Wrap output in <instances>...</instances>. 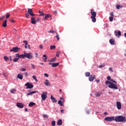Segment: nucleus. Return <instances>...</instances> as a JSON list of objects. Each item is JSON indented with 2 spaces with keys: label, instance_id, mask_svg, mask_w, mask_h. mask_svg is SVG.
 <instances>
[{
  "label": "nucleus",
  "instance_id": "f257e3e1",
  "mask_svg": "<svg viewBox=\"0 0 126 126\" xmlns=\"http://www.w3.org/2000/svg\"><path fill=\"white\" fill-rule=\"evenodd\" d=\"M114 121L117 123H126V118L123 116H116L114 118Z\"/></svg>",
  "mask_w": 126,
  "mask_h": 126
},
{
  "label": "nucleus",
  "instance_id": "f03ea898",
  "mask_svg": "<svg viewBox=\"0 0 126 126\" xmlns=\"http://www.w3.org/2000/svg\"><path fill=\"white\" fill-rule=\"evenodd\" d=\"M91 14L92 15L91 18L92 20V22H96V16L97 15V13H96V12H95L93 9L91 10Z\"/></svg>",
  "mask_w": 126,
  "mask_h": 126
},
{
  "label": "nucleus",
  "instance_id": "7ed1b4c3",
  "mask_svg": "<svg viewBox=\"0 0 126 126\" xmlns=\"http://www.w3.org/2000/svg\"><path fill=\"white\" fill-rule=\"evenodd\" d=\"M25 86H27L26 89H31L34 87V85L32 83L28 82L25 84Z\"/></svg>",
  "mask_w": 126,
  "mask_h": 126
},
{
  "label": "nucleus",
  "instance_id": "20e7f679",
  "mask_svg": "<svg viewBox=\"0 0 126 126\" xmlns=\"http://www.w3.org/2000/svg\"><path fill=\"white\" fill-rule=\"evenodd\" d=\"M109 88H111V89H118V86L112 82L111 83V84L108 86Z\"/></svg>",
  "mask_w": 126,
  "mask_h": 126
},
{
  "label": "nucleus",
  "instance_id": "39448f33",
  "mask_svg": "<svg viewBox=\"0 0 126 126\" xmlns=\"http://www.w3.org/2000/svg\"><path fill=\"white\" fill-rule=\"evenodd\" d=\"M25 58H27V59H28L29 60H31V59H33V54L31 53H25Z\"/></svg>",
  "mask_w": 126,
  "mask_h": 126
},
{
  "label": "nucleus",
  "instance_id": "423d86ee",
  "mask_svg": "<svg viewBox=\"0 0 126 126\" xmlns=\"http://www.w3.org/2000/svg\"><path fill=\"white\" fill-rule=\"evenodd\" d=\"M20 51V48L19 47H13L10 50V52H13L14 53H18Z\"/></svg>",
  "mask_w": 126,
  "mask_h": 126
},
{
  "label": "nucleus",
  "instance_id": "0eeeda50",
  "mask_svg": "<svg viewBox=\"0 0 126 126\" xmlns=\"http://www.w3.org/2000/svg\"><path fill=\"white\" fill-rule=\"evenodd\" d=\"M48 94L46 92H43L41 94V98L42 101H45L47 99V94Z\"/></svg>",
  "mask_w": 126,
  "mask_h": 126
},
{
  "label": "nucleus",
  "instance_id": "6e6552de",
  "mask_svg": "<svg viewBox=\"0 0 126 126\" xmlns=\"http://www.w3.org/2000/svg\"><path fill=\"white\" fill-rule=\"evenodd\" d=\"M115 117H107L104 118V121H106V122H112L113 121H114Z\"/></svg>",
  "mask_w": 126,
  "mask_h": 126
},
{
  "label": "nucleus",
  "instance_id": "1a4fd4ad",
  "mask_svg": "<svg viewBox=\"0 0 126 126\" xmlns=\"http://www.w3.org/2000/svg\"><path fill=\"white\" fill-rule=\"evenodd\" d=\"M16 58H19V59H25V53L22 55H19V54L17 53L16 54Z\"/></svg>",
  "mask_w": 126,
  "mask_h": 126
},
{
  "label": "nucleus",
  "instance_id": "9d476101",
  "mask_svg": "<svg viewBox=\"0 0 126 126\" xmlns=\"http://www.w3.org/2000/svg\"><path fill=\"white\" fill-rule=\"evenodd\" d=\"M63 103H64V99L63 97L60 98V100L58 101V104L60 106H63Z\"/></svg>",
  "mask_w": 126,
  "mask_h": 126
},
{
  "label": "nucleus",
  "instance_id": "9b49d317",
  "mask_svg": "<svg viewBox=\"0 0 126 126\" xmlns=\"http://www.w3.org/2000/svg\"><path fill=\"white\" fill-rule=\"evenodd\" d=\"M28 13L32 17L33 16H35V14L33 13V10L32 9L29 8L28 10Z\"/></svg>",
  "mask_w": 126,
  "mask_h": 126
},
{
  "label": "nucleus",
  "instance_id": "f8f14e48",
  "mask_svg": "<svg viewBox=\"0 0 126 126\" xmlns=\"http://www.w3.org/2000/svg\"><path fill=\"white\" fill-rule=\"evenodd\" d=\"M31 23L32 24L35 25L36 23H37V21L36 20V18L34 17V16L31 17Z\"/></svg>",
  "mask_w": 126,
  "mask_h": 126
},
{
  "label": "nucleus",
  "instance_id": "ddd939ff",
  "mask_svg": "<svg viewBox=\"0 0 126 126\" xmlns=\"http://www.w3.org/2000/svg\"><path fill=\"white\" fill-rule=\"evenodd\" d=\"M116 107L118 110H121V109H122V103L119 101H117L116 102Z\"/></svg>",
  "mask_w": 126,
  "mask_h": 126
},
{
  "label": "nucleus",
  "instance_id": "4468645a",
  "mask_svg": "<svg viewBox=\"0 0 126 126\" xmlns=\"http://www.w3.org/2000/svg\"><path fill=\"white\" fill-rule=\"evenodd\" d=\"M49 64H50V65H51L52 67H57V66H58V65H59V64H60V63H49Z\"/></svg>",
  "mask_w": 126,
  "mask_h": 126
},
{
  "label": "nucleus",
  "instance_id": "2eb2a0df",
  "mask_svg": "<svg viewBox=\"0 0 126 126\" xmlns=\"http://www.w3.org/2000/svg\"><path fill=\"white\" fill-rule=\"evenodd\" d=\"M17 107H18V108H21V109H22V108H24V105L21 103L18 102L17 103Z\"/></svg>",
  "mask_w": 126,
  "mask_h": 126
},
{
  "label": "nucleus",
  "instance_id": "dca6fc26",
  "mask_svg": "<svg viewBox=\"0 0 126 126\" xmlns=\"http://www.w3.org/2000/svg\"><path fill=\"white\" fill-rule=\"evenodd\" d=\"M7 20H5L3 22V24L2 25V27H4V28L6 27V26H7Z\"/></svg>",
  "mask_w": 126,
  "mask_h": 126
},
{
  "label": "nucleus",
  "instance_id": "f3484780",
  "mask_svg": "<svg viewBox=\"0 0 126 126\" xmlns=\"http://www.w3.org/2000/svg\"><path fill=\"white\" fill-rule=\"evenodd\" d=\"M95 79V75H91L90 77L89 78V81H93Z\"/></svg>",
  "mask_w": 126,
  "mask_h": 126
},
{
  "label": "nucleus",
  "instance_id": "a211bd4d",
  "mask_svg": "<svg viewBox=\"0 0 126 126\" xmlns=\"http://www.w3.org/2000/svg\"><path fill=\"white\" fill-rule=\"evenodd\" d=\"M51 100H52V102L53 103H57V102H58V101L57 100V99H56V98L55 97H54L53 96V95H51Z\"/></svg>",
  "mask_w": 126,
  "mask_h": 126
},
{
  "label": "nucleus",
  "instance_id": "6ab92c4d",
  "mask_svg": "<svg viewBox=\"0 0 126 126\" xmlns=\"http://www.w3.org/2000/svg\"><path fill=\"white\" fill-rule=\"evenodd\" d=\"M109 43L111 45H115V39L111 38L109 40Z\"/></svg>",
  "mask_w": 126,
  "mask_h": 126
},
{
  "label": "nucleus",
  "instance_id": "aec40b11",
  "mask_svg": "<svg viewBox=\"0 0 126 126\" xmlns=\"http://www.w3.org/2000/svg\"><path fill=\"white\" fill-rule=\"evenodd\" d=\"M44 84H45V85H46V86H51V85H50V82H49L48 79L45 80Z\"/></svg>",
  "mask_w": 126,
  "mask_h": 126
},
{
  "label": "nucleus",
  "instance_id": "412c9836",
  "mask_svg": "<svg viewBox=\"0 0 126 126\" xmlns=\"http://www.w3.org/2000/svg\"><path fill=\"white\" fill-rule=\"evenodd\" d=\"M58 126H62L63 125V121L61 119L58 120L57 122Z\"/></svg>",
  "mask_w": 126,
  "mask_h": 126
},
{
  "label": "nucleus",
  "instance_id": "4be33fe9",
  "mask_svg": "<svg viewBox=\"0 0 126 126\" xmlns=\"http://www.w3.org/2000/svg\"><path fill=\"white\" fill-rule=\"evenodd\" d=\"M49 17H51V15H50L49 14H46L44 17V20H48V18H49Z\"/></svg>",
  "mask_w": 126,
  "mask_h": 126
},
{
  "label": "nucleus",
  "instance_id": "5701e85b",
  "mask_svg": "<svg viewBox=\"0 0 126 126\" xmlns=\"http://www.w3.org/2000/svg\"><path fill=\"white\" fill-rule=\"evenodd\" d=\"M35 105H36V103H35V102H31L29 104V107H33V106H35Z\"/></svg>",
  "mask_w": 126,
  "mask_h": 126
},
{
  "label": "nucleus",
  "instance_id": "b1692460",
  "mask_svg": "<svg viewBox=\"0 0 126 126\" xmlns=\"http://www.w3.org/2000/svg\"><path fill=\"white\" fill-rule=\"evenodd\" d=\"M35 93H37V92L36 91H32V92H30V93H28L27 94V95L29 96L30 95H32V94H35Z\"/></svg>",
  "mask_w": 126,
  "mask_h": 126
},
{
  "label": "nucleus",
  "instance_id": "393cba45",
  "mask_svg": "<svg viewBox=\"0 0 126 126\" xmlns=\"http://www.w3.org/2000/svg\"><path fill=\"white\" fill-rule=\"evenodd\" d=\"M57 60V58L55 57L54 58H52L50 60H49L48 62L49 63H53Z\"/></svg>",
  "mask_w": 126,
  "mask_h": 126
},
{
  "label": "nucleus",
  "instance_id": "a878e982",
  "mask_svg": "<svg viewBox=\"0 0 126 126\" xmlns=\"http://www.w3.org/2000/svg\"><path fill=\"white\" fill-rule=\"evenodd\" d=\"M17 77L19 79H21V80L23 79V76H22V75H21V74H18L17 75Z\"/></svg>",
  "mask_w": 126,
  "mask_h": 126
},
{
  "label": "nucleus",
  "instance_id": "bb28decb",
  "mask_svg": "<svg viewBox=\"0 0 126 126\" xmlns=\"http://www.w3.org/2000/svg\"><path fill=\"white\" fill-rule=\"evenodd\" d=\"M39 15L40 16H45V14L41 11H39Z\"/></svg>",
  "mask_w": 126,
  "mask_h": 126
},
{
  "label": "nucleus",
  "instance_id": "cd10ccee",
  "mask_svg": "<svg viewBox=\"0 0 126 126\" xmlns=\"http://www.w3.org/2000/svg\"><path fill=\"white\" fill-rule=\"evenodd\" d=\"M85 76L87 77H89V76H90V72H87L85 73Z\"/></svg>",
  "mask_w": 126,
  "mask_h": 126
},
{
  "label": "nucleus",
  "instance_id": "c85d7f7f",
  "mask_svg": "<svg viewBox=\"0 0 126 126\" xmlns=\"http://www.w3.org/2000/svg\"><path fill=\"white\" fill-rule=\"evenodd\" d=\"M15 92H16V90L14 89L10 90V93H12V94H14Z\"/></svg>",
  "mask_w": 126,
  "mask_h": 126
},
{
  "label": "nucleus",
  "instance_id": "c756f323",
  "mask_svg": "<svg viewBox=\"0 0 126 126\" xmlns=\"http://www.w3.org/2000/svg\"><path fill=\"white\" fill-rule=\"evenodd\" d=\"M56 49V46L55 45H51L50 46V49L51 50H55Z\"/></svg>",
  "mask_w": 126,
  "mask_h": 126
},
{
  "label": "nucleus",
  "instance_id": "7c9ffc66",
  "mask_svg": "<svg viewBox=\"0 0 126 126\" xmlns=\"http://www.w3.org/2000/svg\"><path fill=\"white\" fill-rule=\"evenodd\" d=\"M18 60H19V58L16 57V58L13 59V62L14 63H16L18 61Z\"/></svg>",
  "mask_w": 126,
  "mask_h": 126
},
{
  "label": "nucleus",
  "instance_id": "2f4dec72",
  "mask_svg": "<svg viewBox=\"0 0 126 126\" xmlns=\"http://www.w3.org/2000/svg\"><path fill=\"white\" fill-rule=\"evenodd\" d=\"M4 59L5 60V62H8V60H9L8 57L7 56H4Z\"/></svg>",
  "mask_w": 126,
  "mask_h": 126
},
{
  "label": "nucleus",
  "instance_id": "473e14b6",
  "mask_svg": "<svg viewBox=\"0 0 126 126\" xmlns=\"http://www.w3.org/2000/svg\"><path fill=\"white\" fill-rule=\"evenodd\" d=\"M56 37L57 38V40L60 41V35H59V34L57 33Z\"/></svg>",
  "mask_w": 126,
  "mask_h": 126
},
{
  "label": "nucleus",
  "instance_id": "72a5a7b5",
  "mask_svg": "<svg viewBox=\"0 0 126 126\" xmlns=\"http://www.w3.org/2000/svg\"><path fill=\"white\" fill-rule=\"evenodd\" d=\"M43 57H44V58H45V59L44 60V62H47V59L48 58V57H47V55H43Z\"/></svg>",
  "mask_w": 126,
  "mask_h": 126
},
{
  "label": "nucleus",
  "instance_id": "f704fd0d",
  "mask_svg": "<svg viewBox=\"0 0 126 126\" xmlns=\"http://www.w3.org/2000/svg\"><path fill=\"white\" fill-rule=\"evenodd\" d=\"M48 33H57V31H49L48 32Z\"/></svg>",
  "mask_w": 126,
  "mask_h": 126
},
{
  "label": "nucleus",
  "instance_id": "c9c22d12",
  "mask_svg": "<svg viewBox=\"0 0 126 126\" xmlns=\"http://www.w3.org/2000/svg\"><path fill=\"white\" fill-rule=\"evenodd\" d=\"M111 83H112V82H110L109 81H106L105 82L106 85H108V84H109V85H110V84H111Z\"/></svg>",
  "mask_w": 126,
  "mask_h": 126
},
{
  "label": "nucleus",
  "instance_id": "e433bc0d",
  "mask_svg": "<svg viewBox=\"0 0 126 126\" xmlns=\"http://www.w3.org/2000/svg\"><path fill=\"white\" fill-rule=\"evenodd\" d=\"M56 126V121H52V126Z\"/></svg>",
  "mask_w": 126,
  "mask_h": 126
},
{
  "label": "nucleus",
  "instance_id": "4c0bfd02",
  "mask_svg": "<svg viewBox=\"0 0 126 126\" xmlns=\"http://www.w3.org/2000/svg\"><path fill=\"white\" fill-rule=\"evenodd\" d=\"M9 16H10V15L9 14V13H7L6 14V19H7V18H9Z\"/></svg>",
  "mask_w": 126,
  "mask_h": 126
},
{
  "label": "nucleus",
  "instance_id": "58836bf2",
  "mask_svg": "<svg viewBox=\"0 0 126 126\" xmlns=\"http://www.w3.org/2000/svg\"><path fill=\"white\" fill-rule=\"evenodd\" d=\"M120 7H121V8H122V7H123V6H121L120 5H117L116 6V8H117V9H120Z\"/></svg>",
  "mask_w": 126,
  "mask_h": 126
},
{
  "label": "nucleus",
  "instance_id": "ea45409f",
  "mask_svg": "<svg viewBox=\"0 0 126 126\" xmlns=\"http://www.w3.org/2000/svg\"><path fill=\"white\" fill-rule=\"evenodd\" d=\"M25 15H26V18H29V15H30L29 14V13H26Z\"/></svg>",
  "mask_w": 126,
  "mask_h": 126
},
{
  "label": "nucleus",
  "instance_id": "a19ab883",
  "mask_svg": "<svg viewBox=\"0 0 126 126\" xmlns=\"http://www.w3.org/2000/svg\"><path fill=\"white\" fill-rule=\"evenodd\" d=\"M101 93H97L96 94V97H100V96H101Z\"/></svg>",
  "mask_w": 126,
  "mask_h": 126
},
{
  "label": "nucleus",
  "instance_id": "79ce46f5",
  "mask_svg": "<svg viewBox=\"0 0 126 126\" xmlns=\"http://www.w3.org/2000/svg\"><path fill=\"white\" fill-rule=\"evenodd\" d=\"M4 17H5V16H3L0 17V21H1L2 20H3V19H4Z\"/></svg>",
  "mask_w": 126,
  "mask_h": 126
},
{
  "label": "nucleus",
  "instance_id": "37998d69",
  "mask_svg": "<svg viewBox=\"0 0 126 126\" xmlns=\"http://www.w3.org/2000/svg\"><path fill=\"white\" fill-rule=\"evenodd\" d=\"M113 19H114V17H110L109 18V21H110V22H112V21H113Z\"/></svg>",
  "mask_w": 126,
  "mask_h": 126
},
{
  "label": "nucleus",
  "instance_id": "c03bdc74",
  "mask_svg": "<svg viewBox=\"0 0 126 126\" xmlns=\"http://www.w3.org/2000/svg\"><path fill=\"white\" fill-rule=\"evenodd\" d=\"M43 118H45V119H48V115H46V114H44L43 115Z\"/></svg>",
  "mask_w": 126,
  "mask_h": 126
},
{
  "label": "nucleus",
  "instance_id": "a18cd8bd",
  "mask_svg": "<svg viewBox=\"0 0 126 126\" xmlns=\"http://www.w3.org/2000/svg\"><path fill=\"white\" fill-rule=\"evenodd\" d=\"M104 66H105V64H102V65H100L99 66V68H102V67H104Z\"/></svg>",
  "mask_w": 126,
  "mask_h": 126
},
{
  "label": "nucleus",
  "instance_id": "49530a36",
  "mask_svg": "<svg viewBox=\"0 0 126 126\" xmlns=\"http://www.w3.org/2000/svg\"><path fill=\"white\" fill-rule=\"evenodd\" d=\"M32 65V68L33 69H35V65L33 64H31Z\"/></svg>",
  "mask_w": 126,
  "mask_h": 126
},
{
  "label": "nucleus",
  "instance_id": "de8ad7c7",
  "mask_svg": "<svg viewBox=\"0 0 126 126\" xmlns=\"http://www.w3.org/2000/svg\"><path fill=\"white\" fill-rule=\"evenodd\" d=\"M23 43H24L25 45H28V42H27L26 40H24Z\"/></svg>",
  "mask_w": 126,
  "mask_h": 126
},
{
  "label": "nucleus",
  "instance_id": "09e8293b",
  "mask_svg": "<svg viewBox=\"0 0 126 126\" xmlns=\"http://www.w3.org/2000/svg\"><path fill=\"white\" fill-rule=\"evenodd\" d=\"M109 70L110 71H111V72H113V68H112V67H109Z\"/></svg>",
  "mask_w": 126,
  "mask_h": 126
},
{
  "label": "nucleus",
  "instance_id": "8fccbe9b",
  "mask_svg": "<svg viewBox=\"0 0 126 126\" xmlns=\"http://www.w3.org/2000/svg\"><path fill=\"white\" fill-rule=\"evenodd\" d=\"M21 71H26V69H25L24 68H21Z\"/></svg>",
  "mask_w": 126,
  "mask_h": 126
},
{
  "label": "nucleus",
  "instance_id": "3c124183",
  "mask_svg": "<svg viewBox=\"0 0 126 126\" xmlns=\"http://www.w3.org/2000/svg\"><path fill=\"white\" fill-rule=\"evenodd\" d=\"M118 36H121V35H122V33H121V31H118Z\"/></svg>",
  "mask_w": 126,
  "mask_h": 126
},
{
  "label": "nucleus",
  "instance_id": "603ef678",
  "mask_svg": "<svg viewBox=\"0 0 126 126\" xmlns=\"http://www.w3.org/2000/svg\"><path fill=\"white\" fill-rule=\"evenodd\" d=\"M110 15L111 16V17H114V12H111V13H110Z\"/></svg>",
  "mask_w": 126,
  "mask_h": 126
},
{
  "label": "nucleus",
  "instance_id": "864d4df0",
  "mask_svg": "<svg viewBox=\"0 0 126 126\" xmlns=\"http://www.w3.org/2000/svg\"><path fill=\"white\" fill-rule=\"evenodd\" d=\"M44 76L46 77H49V75L47 73H44Z\"/></svg>",
  "mask_w": 126,
  "mask_h": 126
},
{
  "label": "nucleus",
  "instance_id": "5fc2aeb1",
  "mask_svg": "<svg viewBox=\"0 0 126 126\" xmlns=\"http://www.w3.org/2000/svg\"><path fill=\"white\" fill-rule=\"evenodd\" d=\"M9 60L10 62H11L12 61V57L11 56H10L9 57Z\"/></svg>",
  "mask_w": 126,
  "mask_h": 126
},
{
  "label": "nucleus",
  "instance_id": "6e6d98bb",
  "mask_svg": "<svg viewBox=\"0 0 126 126\" xmlns=\"http://www.w3.org/2000/svg\"><path fill=\"white\" fill-rule=\"evenodd\" d=\"M36 21H41V19L40 18H37V19H36Z\"/></svg>",
  "mask_w": 126,
  "mask_h": 126
},
{
  "label": "nucleus",
  "instance_id": "4d7b16f0",
  "mask_svg": "<svg viewBox=\"0 0 126 126\" xmlns=\"http://www.w3.org/2000/svg\"><path fill=\"white\" fill-rule=\"evenodd\" d=\"M107 79H108V80H111V77L110 76H108Z\"/></svg>",
  "mask_w": 126,
  "mask_h": 126
},
{
  "label": "nucleus",
  "instance_id": "13d9d810",
  "mask_svg": "<svg viewBox=\"0 0 126 126\" xmlns=\"http://www.w3.org/2000/svg\"><path fill=\"white\" fill-rule=\"evenodd\" d=\"M32 78H33V79H34L35 80V79H36L37 78L36 77V76L33 75V76H32Z\"/></svg>",
  "mask_w": 126,
  "mask_h": 126
},
{
  "label": "nucleus",
  "instance_id": "bf43d9fd",
  "mask_svg": "<svg viewBox=\"0 0 126 126\" xmlns=\"http://www.w3.org/2000/svg\"><path fill=\"white\" fill-rule=\"evenodd\" d=\"M11 23H15V21L13 20H11Z\"/></svg>",
  "mask_w": 126,
  "mask_h": 126
},
{
  "label": "nucleus",
  "instance_id": "052dcab7",
  "mask_svg": "<svg viewBox=\"0 0 126 126\" xmlns=\"http://www.w3.org/2000/svg\"><path fill=\"white\" fill-rule=\"evenodd\" d=\"M56 57H60V53H57L56 54Z\"/></svg>",
  "mask_w": 126,
  "mask_h": 126
},
{
  "label": "nucleus",
  "instance_id": "680f3d73",
  "mask_svg": "<svg viewBox=\"0 0 126 126\" xmlns=\"http://www.w3.org/2000/svg\"><path fill=\"white\" fill-rule=\"evenodd\" d=\"M57 13H58V11H57V10H56L55 11H54V13L55 14H57Z\"/></svg>",
  "mask_w": 126,
  "mask_h": 126
},
{
  "label": "nucleus",
  "instance_id": "e2e57ef3",
  "mask_svg": "<svg viewBox=\"0 0 126 126\" xmlns=\"http://www.w3.org/2000/svg\"><path fill=\"white\" fill-rule=\"evenodd\" d=\"M39 48H40V49H43V45H39Z\"/></svg>",
  "mask_w": 126,
  "mask_h": 126
},
{
  "label": "nucleus",
  "instance_id": "0e129e2a",
  "mask_svg": "<svg viewBox=\"0 0 126 126\" xmlns=\"http://www.w3.org/2000/svg\"><path fill=\"white\" fill-rule=\"evenodd\" d=\"M25 74L26 76H28V73H27V72H25Z\"/></svg>",
  "mask_w": 126,
  "mask_h": 126
},
{
  "label": "nucleus",
  "instance_id": "69168bd1",
  "mask_svg": "<svg viewBox=\"0 0 126 126\" xmlns=\"http://www.w3.org/2000/svg\"><path fill=\"white\" fill-rule=\"evenodd\" d=\"M59 91H60V94H62V93H63V91H62V89H60V90H59Z\"/></svg>",
  "mask_w": 126,
  "mask_h": 126
},
{
  "label": "nucleus",
  "instance_id": "338daca9",
  "mask_svg": "<svg viewBox=\"0 0 126 126\" xmlns=\"http://www.w3.org/2000/svg\"><path fill=\"white\" fill-rule=\"evenodd\" d=\"M61 113H62L63 114V112H64V110L63 109L61 110Z\"/></svg>",
  "mask_w": 126,
  "mask_h": 126
},
{
  "label": "nucleus",
  "instance_id": "774afa93",
  "mask_svg": "<svg viewBox=\"0 0 126 126\" xmlns=\"http://www.w3.org/2000/svg\"><path fill=\"white\" fill-rule=\"evenodd\" d=\"M25 111L26 112H28V109L25 108Z\"/></svg>",
  "mask_w": 126,
  "mask_h": 126
}]
</instances>
